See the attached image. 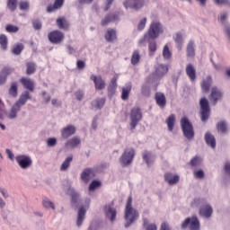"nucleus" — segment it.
Wrapping results in <instances>:
<instances>
[{"label":"nucleus","mask_w":230,"mask_h":230,"mask_svg":"<svg viewBox=\"0 0 230 230\" xmlns=\"http://www.w3.org/2000/svg\"><path fill=\"white\" fill-rule=\"evenodd\" d=\"M124 218L126 220L124 227L126 228L130 227V226L139 218V212L132 207V196H128V198Z\"/></svg>","instance_id":"nucleus-1"},{"label":"nucleus","mask_w":230,"mask_h":230,"mask_svg":"<svg viewBox=\"0 0 230 230\" xmlns=\"http://www.w3.org/2000/svg\"><path fill=\"white\" fill-rule=\"evenodd\" d=\"M163 33H164V26H163V23L154 21L151 22L149 29L146 32V38L155 40V39H158L159 35H163Z\"/></svg>","instance_id":"nucleus-2"},{"label":"nucleus","mask_w":230,"mask_h":230,"mask_svg":"<svg viewBox=\"0 0 230 230\" xmlns=\"http://www.w3.org/2000/svg\"><path fill=\"white\" fill-rule=\"evenodd\" d=\"M181 127L182 130V134L188 141H191L195 137V130H193V124L190 122V119L187 117H183L181 119Z\"/></svg>","instance_id":"nucleus-3"},{"label":"nucleus","mask_w":230,"mask_h":230,"mask_svg":"<svg viewBox=\"0 0 230 230\" xmlns=\"http://www.w3.org/2000/svg\"><path fill=\"white\" fill-rule=\"evenodd\" d=\"M157 87H159V81L148 75L146 78L145 84L141 87V93L143 96L148 98L150 96V89H153V91H157Z\"/></svg>","instance_id":"nucleus-4"},{"label":"nucleus","mask_w":230,"mask_h":230,"mask_svg":"<svg viewBox=\"0 0 230 230\" xmlns=\"http://www.w3.org/2000/svg\"><path fill=\"white\" fill-rule=\"evenodd\" d=\"M188 227L190 230H200V221H199V217H197V216L187 217L181 223V229H188Z\"/></svg>","instance_id":"nucleus-5"},{"label":"nucleus","mask_w":230,"mask_h":230,"mask_svg":"<svg viewBox=\"0 0 230 230\" xmlns=\"http://www.w3.org/2000/svg\"><path fill=\"white\" fill-rule=\"evenodd\" d=\"M129 118L131 119L130 127L131 130H134L136 127H137V124L141 119H143V113L141 112V109L139 107L132 108Z\"/></svg>","instance_id":"nucleus-6"},{"label":"nucleus","mask_w":230,"mask_h":230,"mask_svg":"<svg viewBox=\"0 0 230 230\" xmlns=\"http://www.w3.org/2000/svg\"><path fill=\"white\" fill-rule=\"evenodd\" d=\"M168 73V66L164 64H156L155 66V72H153L148 76L150 78H155L160 83L161 78H163Z\"/></svg>","instance_id":"nucleus-7"},{"label":"nucleus","mask_w":230,"mask_h":230,"mask_svg":"<svg viewBox=\"0 0 230 230\" xmlns=\"http://www.w3.org/2000/svg\"><path fill=\"white\" fill-rule=\"evenodd\" d=\"M136 151L134 150V148L126 149L119 158L121 166H128V164H131L132 161H134Z\"/></svg>","instance_id":"nucleus-8"},{"label":"nucleus","mask_w":230,"mask_h":230,"mask_svg":"<svg viewBox=\"0 0 230 230\" xmlns=\"http://www.w3.org/2000/svg\"><path fill=\"white\" fill-rule=\"evenodd\" d=\"M126 10H141L145 6V0H124L122 3Z\"/></svg>","instance_id":"nucleus-9"},{"label":"nucleus","mask_w":230,"mask_h":230,"mask_svg":"<svg viewBox=\"0 0 230 230\" xmlns=\"http://www.w3.org/2000/svg\"><path fill=\"white\" fill-rule=\"evenodd\" d=\"M217 21L224 26V33L230 39V26L228 24L229 22V13L227 12H221Z\"/></svg>","instance_id":"nucleus-10"},{"label":"nucleus","mask_w":230,"mask_h":230,"mask_svg":"<svg viewBox=\"0 0 230 230\" xmlns=\"http://www.w3.org/2000/svg\"><path fill=\"white\" fill-rule=\"evenodd\" d=\"M201 121L206 122L209 119V102L206 98H202L199 102Z\"/></svg>","instance_id":"nucleus-11"},{"label":"nucleus","mask_w":230,"mask_h":230,"mask_svg":"<svg viewBox=\"0 0 230 230\" xmlns=\"http://www.w3.org/2000/svg\"><path fill=\"white\" fill-rule=\"evenodd\" d=\"M65 37L64 32L60 31H53L48 35V39L51 44H62Z\"/></svg>","instance_id":"nucleus-12"},{"label":"nucleus","mask_w":230,"mask_h":230,"mask_svg":"<svg viewBox=\"0 0 230 230\" xmlns=\"http://www.w3.org/2000/svg\"><path fill=\"white\" fill-rule=\"evenodd\" d=\"M94 177H96V172L93 168L84 169L80 175V179L84 184H89L91 179H94Z\"/></svg>","instance_id":"nucleus-13"},{"label":"nucleus","mask_w":230,"mask_h":230,"mask_svg":"<svg viewBox=\"0 0 230 230\" xmlns=\"http://www.w3.org/2000/svg\"><path fill=\"white\" fill-rule=\"evenodd\" d=\"M16 163L22 170H27L32 164L31 157L28 155H18L15 157Z\"/></svg>","instance_id":"nucleus-14"},{"label":"nucleus","mask_w":230,"mask_h":230,"mask_svg":"<svg viewBox=\"0 0 230 230\" xmlns=\"http://www.w3.org/2000/svg\"><path fill=\"white\" fill-rule=\"evenodd\" d=\"M87 209H89V205H81L79 207L76 218L77 227H82V224H84V220H85V214L87 213Z\"/></svg>","instance_id":"nucleus-15"},{"label":"nucleus","mask_w":230,"mask_h":230,"mask_svg":"<svg viewBox=\"0 0 230 230\" xmlns=\"http://www.w3.org/2000/svg\"><path fill=\"white\" fill-rule=\"evenodd\" d=\"M104 215L111 222L116 220L117 211L116 208H114V204L109 203L104 207Z\"/></svg>","instance_id":"nucleus-16"},{"label":"nucleus","mask_w":230,"mask_h":230,"mask_svg":"<svg viewBox=\"0 0 230 230\" xmlns=\"http://www.w3.org/2000/svg\"><path fill=\"white\" fill-rule=\"evenodd\" d=\"M61 137L63 139H69L71 136H75L76 134V127L74 125H67L64 127L61 130Z\"/></svg>","instance_id":"nucleus-17"},{"label":"nucleus","mask_w":230,"mask_h":230,"mask_svg":"<svg viewBox=\"0 0 230 230\" xmlns=\"http://www.w3.org/2000/svg\"><path fill=\"white\" fill-rule=\"evenodd\" d=\"M199 213L202 218L209 219L213 217V207H211V204L207 202L203 207L199 208Z\"/></svg>","instance_id":"nucleus-18"},{"label":"nucleus","mask_w":230,"mask_h":230,"mask_svg":"<svg viewBox=\"0 0 230 230\" xmlns=\"http://www.w3.org/2000/svg\"><path fill=\"white\" fill-rule=\"evenodd\" d=\"M90 78L93 82L96 91H103L105 89V81L102 76L93 75Z\"/></svg>","instance_id":"nucleus-19"},{"label":"nucleus","mask_w":230,"mask_h":230,"mask_svg":"<svg viewBox=\"0 0 230 230\" xmlns=\"http://www.w3.org/2000/svg\"><path fill=\"white\" fill-rule=\"evenodd\" d=\"M119 21V13L107 14L101 22L102 26H107L110 22Z\"/></svg>","instance_id":"nucleus-20"},{"label":"nucleus","mask_w":230,"mask_h":230,"mask_svg":"<svg viewBox=\"0 0 230 230\" xmlns=\"http://www.w3.org/2000/svg\"><path fill=\"white\" fill-rule=\"evenodd\" d=\"M20 82L22 85L28 91H31V93H33L35 91V82L28 77H22L20 79Z\"/></svg>","instance_id":"nucleus-21"},{"label":"nucleus","mask_w":230,"mask_h":230,"mask_svg":"<svg viewBox=\"0 0 230 230\" xmlns=\"http://www.w3.org/2000/svg\"><path fill=\"white\" fill-rule=\"evenodd\" d=\"M185 73L190 78V82H195L197 80V69L192 64H188L185 68Z\"/></svg>","instance_id":"nucleus-22"},{"label":"nucleus","mask_w":230,"mask_h":230,"mask_svg":"<svg viewBox=\"0 0 230 230\" xmlns=\"http://www.w3.org/2000/svg\"><path fill=\"white\" fill-rule=\"evenodd\" d=\"M68 193L71 197L72 208H78L80 205V194L73 189H69Z\"/></svg>","instance_id":"nucleus-23"},{"label":"nucleus","mask_w":230,"mask_h":230,"mask_svg":"<svg viewBox=\"0 0 230 230\" xmlns=\"http://www.w3.org/2000/svg\"><path fill=\"white\" fill-rule=\"evenodd\" d=\"M155 100L156 102V105H158L160 109H164V107H166V96L164 95V93L157 92L155 94Z\"/></svg>","instance_id":"nucleus-24"},{"label":"nucleus","mask_w":230,"mask_h":230,"mask_svg":"<svg viewBox=\"0 0 230 230\" xmlns=\"http://www.w3.org/2000/svg\"><path fill=\"white\" fill-rule=\"evenodd\" d=\"M28 100H31V95H30V92L24 91L22 93L19 100L15 102V104L20 108L24 107V105H26V102H28Z\"/></svg>","instance_id":"nucleus-25"},{"label":"nucleus","mask_w":230,"mask_h":230,"mask_svg":"<svg viewBox=\"0 0 230 230\" xmlns=\"http://www.w3.org/2000/svg\"><path fill=\"white\" fill-rule=\"evenodd\" d=\"M179 175L177 174H173L171 172H167L164 174V181L165 182H168V184H170V186H173L175 184H177V182H179Z\"/></svg>","instance_id":"nucleus-26"},{"label":"nucleus","mask_w":230,"mask_h":230,"mask_svg":"<svg viewBox=\"0 0 230 230\" xmlns=\"http://www.w3.org/2000/svg\"><path fill=\"white\" fill-rule=\"evenodd\" d=\"M12 68L10 67H4L0 72V85H4L6 84V79L10 75H12Z\"/></svg>","instance_id":"nucleus-27"},{"label":"nucleus","mask_w":230,"mask_h":230,"mask_svg":"<svg viewBox=\"0 0 230 230\" xmlns=\"http://www.w3.org/2000/svg\"><path fill=\"white\" fill-rule=\"evenodd\" d=\"M221 98L222 93L217 87H213L210 93V102H212L213 105L217 103Z\"/></svg>","instance_id":"nucleus-28"},{"label":"nucleus","mask_w":230,"mask_h":230,"mask_svg":"<svg viewBox=\"0 0 230 230\" xmlns=\"http://www.w3.org/2000/svg\"><path fill=\"white\" fill-rule=\"evenodd\" d=\"M205 142L207 143L208 146H210V148H217V139L210 132H207L205 134Z\"/></svg>","instance_id":"nucleus-29"},{"label":"nucleus","mask_w":230,"mask_h":230,"mask_svg":"<svg viewBox=\"0 0 230 230\" xmlns=\"http://www.w3.org/2000/svg\"><path fill=\"white\" fill-rule=\"evenodd\" d=\"M143 161H145L146 164L150 167L152 164H154V162L155 161V155L152 154L151 152L146 151L143 154Z\"/></svg>","instance_id":"nucleus-30"},{"label":"nucleus","mask_w":230,"mask_h":230,"mask_svg":"<svg viewBox=\"0 0 230 230\" xmlns=\"http://www.w3.org/2000/svg\"><path fill=\"white\" fill-rule=\"evenodd\" d=\"M173 40L176 44L177 49L181 51L182 49V46H184V39L182 38V32H176L173 36Z\"/></svg>","instance_id":"nucleus-31"},{"label":"nucleus","mask_w":230,"mask_h":230,"mask_svg":"<svg viewBox=\"0 0 230 230\" xmlns=\"http://www.w3.org/2000/svg\"><path fill=\"white\" fill-rule=\"evenodd\" d=\"M104 39L107 42H112V41L116 40V39H118V37L116 35V30L112 29V28L107 29V31L104 35Z\"/></svg>","instance_id":"nucleus-32"},{"label":"nucleus","mask_w":230,"mask_h":230,"mask_svg":"<svg viewBox=\"0 0 230 230\" xmlns=\"http://www.w3.org/2000/svg\"><path fill=\"white\" fill-rule=\"evenodd\" d=\"M118 79L116 77H113L111 81V84L108 87V96L111 98V96H114L116 93V89L118 88Z\"/></svg>","instance_id":"nucleus-33"},{"label":"nucleus","mask_w":230,"mask_h":230,"mask_svg":"<svg viewBox=\"0 0 230 230\" xmlns=\"http://www.w3.org/2000/svg\"><path fill=\"white\" fill-rule=\"evenodd\" d=\"M80 143H82V141L80 140V137H74L73 138L68 139L66 142L65 146H66V148H76V146H78V145H80Z\"/></svg>","instance_id":"nucleus-34"},{"label":"nucleus","mask_w":230,"mask_h":230,"mask_svg":"<svg viewBox=\"0 0 230 230\" xmlns=\"http://www.w3.org/2000/svg\"><path fill=\"white\" fill-rule=\"evenodd\" d=\"M8 93L13 98H17L19 94V84H17V82L11 83V85L8 90Z\"/></svg>","instance_id":"nucleus-35"},{"label":"nucleus","mask_w":230,"mask_h":230,"mask_svg":"<svg viewBox=\"0 0 230 230\" xmlns=\"http://www.w3.org/2000/svg\"><path fill=\"white\" fill-rule=\"evenodd\" d=\"M130 91H132V83H128L122 88L121 100H128V96L130 95Z\"/></svg>","instance_id":"nucleus-36"},{"label":"nucleus","mask_w":230,"mask_h":230,"mask_svg":"<svg viewBox=\"0 0 230 230\" xmlns=\"http://www.w3.org/2000/svg\"><path fill=\"white\" fill-rule=\"evenodd\" d=\"M186 51H187V57H190L191 58L195 57V40H189L187 44Z\"/></svg>","instance_id":"nucleus-37"},{"label":"nucleus","mask_w":230,"mask_h":230,"mask_svg":"<svg viewBox=\"0 0 230 230\" xmlns=\"http://www.w3.org/2000/svg\"><path fill=\"white\" fill-rule=\"evenodd\" d=\"M208 202L207 199L204 198H195L191 203L190 206L191 208H203L204 205Z\"/></svg>","instance_id":"nucleus-38"},{"label":"nucleus","mask_w":230,"mask_h":230,"mask_svg":"<svg viewBox=\"0 0 230 230\" xmlns=\"http://www.w3.org/2000/svg\"><path fill=\"white\" fill-rule=\"evenodd\" d=\"M63 4H64V0H55L53 5H49L47 7V12L49 13H51L52 12H55V10H58L62 8Z\"/></svg>","instance_id":"nucleus-39"},{"label":"nucleus","mask_w":230,"mask_h":230,"mask_svg":"<svg viewBox=\"0 0 230 230\" xmlns=\"http://www.w3.org/2000/svg\"><path fill=\"white\" fill-rule=\"evenodd\" d=\"M19 111H21V108L16 103H14L12 106L11 111L7 115V118H9V119H15V118H17V113Z\"/></svg>","instance_id":"nucleus-40"},{"label":"nucleus","mask_w":230,"mask_h":230,"mask_svg":"<svg viewBox=\"0 0 230 230\" xmlns=\"http://www.w3.org/2000/svg\"><path fill=\"white\" fill-rule=\"evenodd\" d=\"M211 84H213V79L211 78V75H208L201 84L202 91L208 93L209 91V87H211Z\"/></svg>","instance_id":"nucleus-41"},{"label":"nucleus","mask_w":230,"mask_h":230,"mask_svg":"<svg viewBox=\"0 0 230 230\" xmlns=\"http://www.w3.org/2000/svg\"><path fill=\"white\" fill-rule=\"evenodd\" d=\"M73 162V155H68L60 166V172H66L69 166H71V163Z\"/></svg>","instance_id":"nucleus-42"},{"label":"nucleus","mask_w":230,"mask_h":230,"mask_svg":"<svg viewBox=\"0 0 230 230\" xmlns=\"http://www.w3.org/2000/svg\"><path fill=\"white\" fill-rule=\"evenodd\" d=\"M105 105V98H97L92 102V107L93 109H102Z\"/></svg>","instance_id":"nucleus-43"},{"label":"nucleus","mask_w":230,"mask_h":230,"mask_svg":"<svg viewBox=\"0 0 230 230\" xmlns=\"http://www.w3.org/2000/svg\"><path fill=\"white\" fill-rule=\"evenodd\" d=\"M166 124L169 132H173V127H175V115L171 114L166 119Z\"/></svg>","instance_id":"nucleus-44"},{"label":"nucleus","mask_w":230,"mask_h":230,"mask_svg":"<svg viewBox=\"0 0 230 230\" xmlns=\"http://www.w3.org/2000/svg\"><path fill=\"white\" fill-rule=\"evenodd\" d=\"M139 60H141V55L139 54V50H134L131 55L132 66H137V64H139Z\"/></svg>","instance_id":"nucleus-45"},{"label":"nucleus","mask_w":230,"mask_h":230,"mask_svg":"<svg viewBox=\"0 0 230 230\" xmlns=\"http://www.w3.org/2000/svg\"><path fill=\"white\" fill-rule=\"evenodd\" d=\"M148 49L150 57L154 56L155 51H157V43L155 42V40H149Z\"/></svg>","instance_id":"nucleus-46"},{"label":"nucleus","mask_w":230,"mask_h":230,"mask_svg":"<svg viewBox=\"0 0 230 230\" xmlns=\"http://www.w3.org/2000/svg\"><path fill=\"white\" fill-rule=\"evenodd\" d=\"M23 49H24V45L22 43H17L13 47L12 53L13 55L19 56L21 53H22Z\"/></svg>","instance_id":"nucleus-47"},{"label":"nucleus","mask_w":230,"mask_h":230,"mask_svg":"<svg viewBox=\"0 0 230 230\" xmlns=\"http://www.w3.org/2000/svg\"><path fill=\"white\" fill-rule=\"evenodd\" d=\"M57 26L60 29V30H67V28H69V23H67V22L66 21V19L64 18H58L57 21Z\"/></svg>","instance_id":"nucleus-48"},{"label":"nucleus","mask_w":230,"mask_h":230,"mask_svg":"<svg viewBox=\"0 0 230 230\" xmlns=\"http://www.w3.org/2000/svg\"><path fill=\"white\" fill-rule=\"evenodd\" d=\"M42 206L46 208V209H53L55 210V203H53V201H50L49 199L48 198H43L42 199Z\"/></svg>","instance_id":"nucleus-49"},{"label":"nucleus","mask_w":230,"mask_h":230,"mask_svg":"<svg viewBox=\"0 0 230 230\" xmlns=\"http://www.w3.org/2000/svg\"><path fill=\"white\" fill-rule=\"evenodd\" d=\"M0 46L4 51H6L8 48V37L4 34H0Z\"/></svg>","instance_id":"nucleus-50"},{"label":"nucleus","mask_w":230,"mask_h":230,"mask_svg":"<svg viewBox=\"0 0 230 230\" xmlns=\"http://www.w3.org/2000/svg\"><path fill=\"white\" fill-rule=\"evenodd\" d=\"M217 131L220 132V134H226L227 132V122L226 121H220L217 125Z\"/></svg>","instance_id":"nucleus-51"},{"label":"nucleus","mask_w":230,"mask_h":230,"mask_svg":"<svg viewBox=\"0 0 230 230\" xmlns=\"http://www.w3.org/2000/svg\"><path fill=\"white\" fill-rule=\"evenodd\" d=\"M189 164L192 167L200 166V164H202V158L196 155L192 159H190Z\"/></svg>","instance_id":"nucleus-52"},{"label":"nucleus","mask_w":230,"mask_h":230,"mask_svg":"<svg viewBox=\"0 0 230 230\" xmlns=\"http://www.w3.org/2000/svg\"><path fill=\"white\" fill-rule=\"evenodd\" d=\"M37 71V65L33 62L27 63V75H33Z\"/></svg>","instance_id":"nucleus-53"},{"label":"nucleus","mask_w":230,"mask_h":230,"mask_svg":"<svg viewBox=\"0 0 230 230\" xmlns=\"http://www.w3.org/2000/svg\"><path fill=\"white\" fill-rule=\"evenodd\" d=\"M163 57L165 60H170L172 58V51L168 45H165L163 49Z\"/></svg>","instance_id":"nucleus-54"},{"label":"nucleus","mask_w":230,"mask_h":230,"mask_svg":"<svg viewBox=\"0 0 230 230\" xmlns=\"http://www.w3.org/2000/svg\"><path fill=\"white\" fill-rule=\"evenodd\" d=\"M102 186V181H93L89 185V191H94L97 188H100Z\"/></svg>","instance_id":"nucleus-55"},{"label":"nucleus","mask_w":230,"mask_h":230,"mask_svg":"<svg viewBox=\"0 0 230 230\" xmlns=\"http://www.w3.org/2000/svg\"><path fill=\"white\" fill-rule=\"evenodd\" d=\"M7 8H9L11 12L17 10V0H7Z\"/></svg>","instance_id":"nucleus-56"},{"label":"nucleus","mask_w":230,"mask_h":230,"mask_svg":"<svg viewBox=\"0 0 230 230\" xmlns=\"http://www.w3.org/2000/svg\"><path fill=\"white\" fill-rule=\"evenodd\" d=\"M146 26V17L142 18L138 24H137V30L138 31H143Z\"/></svg>","instance_id":"nucleus-57"},{"label":"nucleus","mask_w":230,"mask_h":230,"mask_svg":"<svg viewBox=\"0 0 230 230\" xmlns=\"http://www.w3.org/2000/svg\"><path fill=\"white\" fill-rule=\"evenodd\" d=\"M5 30L8 33H17V31H19V27L9 24L5 27Z\"/></svg>","instance_id":"nucleus-58"},{"label":"nucleus","mask_w":230,"mask_h":230,"mask_svg":"<svg viewBox=\"0 0 230 230\" xmlns=\"http://www.w3.org/2000/svg\"><path fill=\"white\" fill-rule=\"evenodd\" d=\"M193 174H194L195 179H202L205 176L204 170H202V169L195 170L193 172Z\"/></svg>","instance_id":"nucleus-59"},{"label":"nucleus","mask_w":230,"mask_h":230,"mask_svg":"<svg viewBox=\"0 0 230 230\" xmlns=\"http://www.w3.org/2000/svg\"><path fill=\"white\" fill-rule=\"evenodd\" d=\"M152 40V38H146V33L144 34V37L139 40L138 46H146V42Z\"/></svg>","instance_id":"nucleus-60"},{"label":"nucleus","mask_w":230,"mask_h":230,"mask_svg":"<svg viewBox=\"0 0 230 230\" xmlns=\"http://www.w3.org/2000/svg\"><path fill=\"white\" fill-rule=\"evenodd\" d=\"M47 146H57V138L56 137H49L47 139Z\"/></svg>","instance_id":"nucleus-61"},{"label":"nucleus","mask_w":230,"mask_h":230,"mask_svg":"<svg viewBox=\"0 0 230 230\" xmlns=\"http://www.w3.org/2000/svg\"><path fill=\"white\" fill-rule=\"evenodd\" d=\"M214 4H217V6H224L229 4V0H214Z\"/></svg>","instance_id":"nucleus-62"},{"label":"nucleus","mask_w":230,"mask_h":230,"mask_svg":"<svg viewBox=\"0 0 230 230\" xmlns=\"http://www.w3.org/2000/svg\"><path fill=\"white\" fill-rule=\"evenodd\" d=\"M75 96L76 100H78L79 102H82L84 100V91L79 90V91L75 92Z\"/></svg>","instance_id":"nucleus-63"},{"label":"nucleus","mask_w":230,"mask_h":230,"mask_svg":"<svg viewBox=\"0 0 230 230\" xmlns=\"http://www.w3.org/2000/svg\"><path fill=\"white\" fill-rule=\"evenodd\" d=\"M32 26L34 30H40L42 28V23L39 20H35L32 22Z\"/></svg>","instance_id":"nucleus-64"}]
</instances>
